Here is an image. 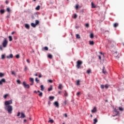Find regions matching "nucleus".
<instances>
[{
    "label": "nucleus",
    "instance_id": "nucleus-39",
    "mask_svg": "<svg viewBox=\"0 0 124 124\" xmlns=\"http://www.w3.org/2000/svg\"><path fill=\"white\" fill-rule=\"evenodd\" d=\"M86 28H90V25L88 23L85 24Z\"/></svg>",
    "mask_w": 124,
    "mask_h": 124
},
{
    "label": "nucleus",
    "instance_id": "nucleus-23",
    "mask_svg": "<svg viewBox=\"0 0 124 124\" xmlns=\"http://www.w3.org/2000/svg\"><path fill=\"white\" fill-rule=\"evenodd\" d=\"M89 44L90 45H93V44H94V42H93V41H89Z\"/></svg>",
    "mask_w": 124,
    "mask_h": 124
},
{
    "label": "nucleus",
    "instance_id": "nucleus-1",
    "mask_svg": "<svg viewBox=\"0 0 124 124\" xmlns=\"http://www.w3.org/2000/svg\"><path fill=\"white\" fill-rule=\"evenodd\" d=\"M5 108L6 110H7L9 114H11V112H12V110H13V108H12V106L11 105L6 106Z\"/></svg>",
    "mask_w": 124,
    "mask_h": 124
},
{
    "label": "nucleus",
    "instance_id": "nucleus-6",
    "mask_svg": "<svg viewBox=\"0 0 124 124\" xmlns=\"http://www.w3.org/2000/svg\"><path fill=\"white\" fill-rule=\"evenodd\" d=\"M22 84L24 88L26 89H30V85L26 84V82L24 81Z\"/></svg>",
    "mask_w": 124,
    "mask_h": 124
},
{
    "label": "nucleus",
    "instance_id": "nucleus-3",
    "mask_svg": "<svg viewBox=\"0 0 124 124\" xmlns=\"http://www.w3.org/2000/svg\"><path fill=\"white\" fill-rule=\"evenodd\" d=\"M82 63H83V62L80 60H78L77 62V68L78 69H79V68H80L81 65H82Z\"/></svg>",
    "mask_w": 124,
    "mask_h": 124
},
{
    "label": "nucleus",
    "instance_id": "nucleus-11",
    "mask_svg": "<svg viewBox=\"0 0 124 124\" xmlns=\"http://www.w3.org/2000/svg\"><path fill=\"white\" fill-rule=\"evenodd\" d=\"M47 58H48V59H50V60H51V59H53V55H52V54H48Z\"/></svg>",
    "mask_w": 124,
    "mask_h": 124
},
{
    "label": "nucleus",
    "instance_id": "nucleus-26",
    "mask_svg": "<svg viewBox=\"0 0 124 124\" xmlns=\"http://www.w3.org/2000/svg\"><path fill=\"white\" fill-rule=\"evenodd\" d=\"M52 90H53V86H51L48 89V92H50Z\"/></svg>",
    "mask_w": 124,
    "mask_h": 124
},
{
    "label": "nucleus",
    "instance_id": "nucleus-64",
    "mask_svg": "<svg viewBox=\"0 0 124 124\" xmlns=\"http://www.w3.org/2000/svg\"><path fill=\"white\" fill-rule=\"evenodd\" d=\"M34 93H37V92L36 91H34Z\"/></svg>",
    "mask_w": 124,
    "mask_h": 124
},
{
    "label": "nucleus",
    "instance_id": "nucleus-36",
    "mask_svg": "<svg viewBox=\"0 0 124 124\" xmlns=\"http://www.w3.org/2000/svg\"><path fill=\"white\" fill-rule=\"evenodd\" d=\"M9 41H12V40H13L12 36H9Z\"/></svg>",
    "mask_w": 124,
    "mask_h": 124
},
{
    "label": "nucleus",
    "instance_id": "nucleus-53",
    "mask_svg": "<svg viewBox=\"0 0 124 124\" xmlns=\"http://www.w3.org/2000/svg\"><path fill=\"white\" fill-rule=\"evenodd\" d=\"M0 50L1 51H2V50H3V49L2 48V46H0Z\"/></svg>",
    "mask_w": 124,
    "mask_h": 124
},
{
    "label": "nucleus",
    "instance_id": "nucleus-52",
    "mask_svg": "<svg viewBox=\"0 0 124 124\" xmlns=\"http://www.w3.org/2000/svg\"><path fill=\"white\" fill-rule=\"evenodd\" d=\"M74 19H76V18H77V15L75 14L74 16Z\"/></svg>",
    "mask_w": 124,
    "mask_h": 124
},
{
    "label": "nucleus",
    "instance_id": "nucleus-30",
    "mask_svg": "<svg viewBox=\"0 0 124 124\" xmlns=\"http://www.w3.org/2000/svg\"><path fill=\"white\" fill-rule=\"evenodd\" d=\"M38 24H39V21L36 20L35 24H36V26H37V25H38Z\"/></svg>",
    "mask_w": 124,
    "mask_h": 124
},
{
    "label": "nucleus",
    "instance_id": "nucleus-14",
    "mask_svg": "<svg viewBox=\"0 0 124 124\" xmlns=\"http://www.w3.org/2000/svg\"><path fill=\"white\" fill-rule=\"evenodd\" d=\"M58 89L59 90H62V84H59V86L58 87Z\"/></svg>",
    "mask_w": 124,
    "mask_h": 124
},
{
    "label": "nucleus",
    "instance_id": "nucleus-47",
    "mask_svg": "<svg viewBox=\"0 0 124 124\" xmlns=\"http://www.w3.org/2000/svg\"><path fill=\"white\" fill-rule=\"evenodd\" d=\"M27 70H28V67H27V66H25L24 68V71H27Z\"/></svg>",
    "mask_w": 124,
    "mask_h": 124
},
{
    "label": "nucleus",
    "instance_id": "nucleus-9",
    "mask_svg": "<svg viewBox=\"0 0 124 124\" xmlns=\"http://www.w3.org/2000/svg\"><path fill=\"white\" fill-rule=\"evenodd\" d=\"M97 110L96 109V107H94V108L91 110L92 113H95L97 112Z\"/></svg>",
    "mask_w": 124,
    "mask_h": 124
},
{
    "label": "nucleus",
    "instance_id": "nucleus-31",
    "mask_svg": "<svg viewBox=\"0 0 124 124\" xmlns=\"http://www.w3.org/2000/svg\"><path fill=\"white\" fill-rule=\"evenodd\" d=\"M5 11L4 10H0V13H1V14H3V13H4Z\"/></svg>",
    "mask_w": 124,
    "mask_h": 124
},
{
    "label": "nucleus",
    "instance_id": "nucleus-56",
    "mask_svg": "<svg viewBox=\"0 0 124 124\" xmlns=\"http://www.w3.org/2000/svg\"><path fill=\"white\" fill-rule=\"evenodd\" d=\"M9 3V1L7 0H6L5 1V3H6V4H8Z\"/></svg>",
    "mask_w": 124,
    "mask_h": 124
},
{
    "label": "nucleus",
    "instance_id": "nucleus-38",
    "mask_svg": "<svg viewBox=\"0 0 124 124\" xmlns=\"http://www.w3.org/2000/svg\"><path fill=\"white\" fill-rule=\"evenodd\" d=\"M35 80L37 83H39V79L37 78H36Z\"/></svg>",
    "mask_w": 124,
    "mask_h": 124
},
{
    "label": "nucleus",
    "instance_id": "nucleus-35",
    "mask_svg": "<svg viewBox=\"0 0 124 124\" xmlns=\"http://www.w3.org/2000/svg\"><path fill=\"white\" fill-rule=\"evenodd\" d=\"M94 36L93 33H91L90 34V38H93Z\"/></svg>",
    "mask_w": 124,
    "mask_h": 124
},
{
    "label": "nucleus",
    "instance_id": "nucleus-21",
    "mask_svg": "<svg viewBox=\"0 0 124 124\" xmlns=\"http://www.w3.org/2000/svg\"><path fill=\"white\" fill-rule=\"evenodd\" d=\"M1 60H4V59H5V54H2L1 55Z\"/></svg>",
    "mask_w": 124,
    "mask_h": 124
},
{
    "label": "nucleus",
    "instance_id": "nucleus-10",
    "mask_svg": "<svg viewBox=\"0 0 124 124\" xmlns=\"http://www.w3.org/2000/svg\"><path fill=\"white\" fill-rule=\"evenodd\" d=\"M7 59H13V54H11L9 55V56H7L6 57Z\"/></svg>",
    "mask_w": 124,
    "mask_h": 124
},
{
    "label": "nucleus",
    "instance_id": "nucleus-40",
    "mask_svg": "<svg viewBox=\"0 0 124 124\" xmlns=\"http://www.w3.org/2000/svg\"><path fill=\"white\" fill-rule=\"evenodd\" d=\"M4 76V74L2 73H0V77H3Z\"/></svg>",
    "mask_w": 124,
    "mask_h": 124
},
{
    "label": "nucleus",
    "instance_id": "nucleus-62",
    "mask_svg": "<svg viewBox=\"0 0 124 124\" xmlns=\"http://www.w3.org/2000/svg\"><path fill=\"white\" fill-rule=\"evenodd\" d=\"M64 116L66 118H67V114L66 113H65Z\"/></svg>",
    "mask_w": 124,
    "mask_h": 124
},
{
    "label": "nucleus",
    "instance_id": "nucleus-18",
    "mask_svg": "<svg viewBox=\"0 0 124 124\" xmlns=\"http://www.w3.org/2000/svg\"><path fill=\"white\" fill-rule=\"evenodd\" d=\"M76 38H78V39H80V38H81V36H80V35H79L78 34H77L76 35Z\"/></svg>",
    "mask_w": 124,
    "mask_h": 124
},
{
    "label": "nucleus",
    "instance_id": "nucleus-28",
    "mask_svg": "<svg viewBox=\"0 0 124 124\" xmlns=\"http://www.w3.org/2000/svg\"><path fill=\"white\" fill-rule=\"evenodd\" d=\"M9 94H6L3 96V98L5 99L7 98V96H8Z\"/></svg>",
    "mask_w": 124,
    "mask_h": 124
},
{
    "label": "nucleus",
    "instance_id": "nucleus-34",
    "mask_svg": "<svg viewBox=\"0 0 124 124\" xmlns=\"http://www.w3.org/2000/svg\"><path fill=\"white\" fill-rule=\"evenodd\" d=\"M11 74L12 75H15V76H16V74L15 73V71H12L11 72Z\"/></svg>",
    "mask_w": 124,
    "mask_h": 124
},
{
    "label": "nucleus",
    "instance_id": "nucleus-42",
    "mask_svg": "<svg viewBox=\"0 0 124 124\" xmlns=\"http://www.w3.org/2000/svg\"><path fill=\"white\" fill-rule=\"evenodd\" d=\"M30 81L31 82V83H33V82H34V79H33V78H30Z\"/></svg>",
    "mask_w": 124,
    "mask_h": 124
},
{
    "label": "nucleus",
    "instance_id": "nucleus-15",
    "mask_svg": "<svg viewBox=\"0 0 124 124\" xmlns=\"http://www.w3.org/2000/svg\"><path fill=\"white\" fill-rule=\"evenodd\" d=\"M21 115L20 118H26V115H25V114L23 113V112L21 113Z\"/></svg>",
    "mask_w": 124,
    "mask_h": 124
},
{
    "label": "nucleus",
    "instance_id": "nucleus-50",
    "mask_svg": "<svg viewBox=\"0 0 124 124\" xmlns=\"http://www.w3.org/2000/svg\"><path fill=\"white\" fill-rule=\"evenodd\" d=\"M16 82L18 84H21V81L19 79L17 80Z\"/></svg>",
    "mask_w": 124,
    "mask_h": 124
},
{
    "label": "nucleus",
    "instance_id": "nucleus-63",
    "mask_svg": "<svg viewBox=\"0 0 124 124\" xmlns=\"http://www.w3.org/2000/svg\"><path fill=\"white\" fill-rule=\"evenodd\" d=\"M15 32V31H13V32L11 33V34H12V35L14 34Z\"/></svg>",
    "mask_w": 124,
    "mask_h": 124
},
{
    "label": "nucleus",
    "instance_id": "nucleus-60",
    "mask_svg": "<svg viewBox=\"0 0 124 124\" xmlns=\"http://www.w3.org/2000/svg\"><path fill=\"white\" fill-rule=\"evenodd\" d=\"M98 58H99V60H101V56H98Z\"/></svg>",
    "mask_w": 124,
    "mask_h": 124
},
{
    "label": "nucleus",
    "instance_id": "nucleus-24",
    "mask_svg": "<svg viewBox=\"0 0 124 124\" xmlns=\"http://www.w3.org/2000/svg\"><path fill=\"white\" fill-rule=\"evenodd\" d=\"M40 88L41 91H44V86L43 85H41Z\"/></svg>",
    "mask_w": 124,
    "mask_h": 124
},
{
    "label": "nucleus",
    "instance_id": "nucleus-27",
    "mask_svg": "<svg viewBox=\"0 0 124 124\" xmlns=\"http://www.w3.org/2000/svg\"><path fill=\"white\" fill-rule=\"evenodd\" d=\"M36 10H39L40 9V6L38 5L37 7L35 8Z\"/></svg>",
    "mask_w": 124,
    "mask_h": 124
},
{
    "label": "nucleus",
    "instance_id": "nucleus-12",
    "mask_svg": "<svg viewBox=\"0 0 124 124\" xmlns=\"http://www.w3.org/2000/svg\"><path fill=\"white\" fill-rule=\"evenodd\" d=\"M102 72L104 74H107V72H106V70H105V67H103V70H102Z\"/></svg>",
    "mask_w": 124,
    "mask_h": 124
},
{
    "label": "nucleus",
    "instance_id": "nucleus-33",
    "mask_svg": "<svg viewBox=\"0 0 124 124\" xmlns=\"http://www.w3.org/2000/svg\"><path fill=\"white\" fill-rule=\"evenodd\" d=\"M114 112L115 113H117V115H118V114H119V111H118L117 110V109H116V108H115V109H114Z\"/></svg>",
    "mask_w": 124,
    "mask_h": 124
},
{
    "label": "nucleus",
    "instance_id": "nucleus-61",
    "mask_svg": "<svg viewBox=\"0 0 124 124\" xmlns=\"http://www.w3.org/2000/svg\"><path fill=\"white\" fill-rule=\"evenodd\" d=\"M58 93H59V94H61L62 93V92L61 91H59Z\"/></svg>",
    "mask_w": 124,
    "mask_h": 124
},
{
    "label": "nucleus",
    "instance_id": "nucleus-54",
    "mask_svg": "<svg viewBox=\"0 0 124 124\" xmlns=\"http://www.w3.org/2000/svg\"><path fill=\"white\" fill-rule=\"evenodd\" d=\"M48 82H49V83H53V80L49 79V80H48Z\"/></svg>",
    "mask_w": 124,
    "mask_h": 124
},
{
    "label": "nucleus",
    "instance_id": "nucleus-32",
    "mask_svg": "<svg viewBox=\"0 0 124 124\" xmlns=\"http://www.w3.org/2000/svg\"><path fill=\"white\" fill-rule=\"evenodd\" d=\"M44 50H45L46 51H48V50H49V48H48V47L47 46H45L44 47Z\"/></svg>",
    "mask_w": 124,
    "mask_h": 124
},
{
    "label": "nucleus",
    "instance_id": "nucleus-19",
    "mask_svg": "<svg viewBox=\"0 0 124 124\" xmlns=\"http://www.w3.org/2000/svg\"><path fill=\"white\" fill-rule=\"evenodd\" d=\"M91 72H92V70H91V69H89L87 71V74H90V73H91Z\"/></svg>",
    "mask_w": 124,
    "mask_h": 124
},
{
    "label": "nucleus",
    "instance_id": "nucleus-41",
    "mask_svg": "<svg viewBox=\"0 0 124 124\" xmlns=\"http://www.w3.org/2000/svg\"><path fill=\"white\" fill-rule=\"evenodd\" d=\"M48 123H51V124H53V123H54V120H49L48 121Z\"/></svg>",
    "mask_w": 124,
    "mask_h": 124
},
{
    "label": "nucleus",
    "instance_id": "nucleus-59",
    "mask_svg": "<svg viewBox=\"0 0 124 124\" xmlns=\"http://www.w3.org/2000/svg\"><path fill=\"white\" fill-rule=\"evenodd\" d=\"M27 62L28 63H30V60H29V59H27Z\"/></svg>",
    "mask_w": 124,
    "mask_h": 124
},
{
    "label": "nucleus",
    "instance_id": "nucleus-46",
    "mask_svg": "<svg viewBox=\"0 0 124 124\" xmlns=\"http://www.w3.org/2000/svg\"><path fill=\"white\" fill-rule=\"evenodd\" d=\"M49 99H54V98H55V97H54V96H49Z\"/></svg>",
    "mask_w": 124,
    "mask_h": 124
},
{
    "label": "nucleus",
    "instance_id": "nucleus-13",
    "mask_svg": "<svg viewBox=\"0 0 124 124\" xmlns=\"http://www.w3.org/2000/svg\"><path fill=\"white\" fill-rule=\"evenodd\" d=\"M25 27L26 28V29H27V30H29L30 29V25L26 24H25Z\"/></svg>",
    "mask_w": 124,
    "mask_h": 124
},
{
    "label": "nucleus",
    "instance_id": "nucleus-48",
    "mask_svg": "<svg viewBox=\"0 0 124 124\" xmlns=\"http://www.w3.org/2000/svg\"><path fill=\"white\" fill-rule=\"evenodd\" d=\"M64 104L66 105V104H67L68 103V101L67 100H65L64 102Z\"/></svg>",
    "mask_w": 124,
    "mask_h": 124
},
{
    "label": "nucleus",
    "instance_id": "nucleus-44",
    "mask_svg": "<svg viewBox=\"0 0 124 124\" xmlns=\"http://www.w3.org/2000/svg\"><path fill=\"white\" fill-rule=\"evenodd\" d=\"M119 109L120 111H124V108H123L119 107Z\"/></svg>",
    "mask_w": 124,
    "mask_h": 124
},
{
    "label": "nucleus",
    "instance_id": "nucleus-4",
    "mask_svg": "<svg viewBox=\"0 0 124 124\" xmlns=\"http://www.w3.org/2000/svg\"><path fill=\"white\" fill-rule=\"evenodd\" d=\"M5 106H8V105L10 104H12V100H10L9 101H6L4 103Z\"/></svg>",
    "mask_w": 124,
    "mask_h": 124
},
{
    "label": "nucleus",
    "instance_id": "nucleus-2",
    "mask_svg": "<svg viewBox=\"0 0 124 124\" xmlns=\"http://www.w3.org/2000/svg\"><path fill=\"white\" fill-rule=\"evenodd\" d=\"M7 44H8V41H7V39L4 38L2 43L3 47H4V48L6 47V46H7Z\"/></svg>",
    "mask_w": 124,
    "mask_h": 124
},
{
    "label": "nucleus",
    "instance_id": "nucleus-51",
    "mask_svg": "<svg viewBox=\"0 0 124 124\" xmlns=\"http://www.w3.org/2000/svg\"><path fill=\"white\" fill-rule=\"evenodd\" d=\"M105 87L106 88V89H108V88H109V86L108 84H106L105 85Z\"/></svg>",
    "mask_w": 124,
    "mask_h": 124
},
{
    "label": "nucleus",
    "instance_id": "nucleus-8",
    "mask_svg": "<svg viewBox=\"0 0 124 124\" xmlns=\"http://www.w3.org/2000/svg\"><path fill=\"white\" fill-rule=\"evenodd\" d=\"M5 82H6V81L5 80V78H2L0 80V85H2L3 83H5Z\"/></svg>",
    "mask_w": 124,
    "mask_h": 124
},
{
    "label": "nucleus",
    "instance_id": "nucleus-45",
    "mask_svg": "<svg viewBox=\"0 0 124 124\" xmlns=\"http://www.w3.org/2000/svg\"><path fill=\"white\" fill-rule=\"evenodd\" d=\"M43 95V93H42V92L38 94L39 96H42Z\"/></svg>",
    "mask_w": 124,
    "mask_h": 124
},
{
    "label": "nucleus",
    "instance_id": "nucleus-22",
    "mask_svg": "<svg viewBox=\"0 0 124 124\" xmlns=\"http://www.w3.org/2000/svg\"><path fill=\"white\" fill-rule=\"evenodd\" d=\"M118 26H119V24H118L117 23H114L113 25V27L114 28H117V27H118Z\"/></svg>",
    "mask_w": 124,
    "mask_h": 124
},
{
    "label": "nucleus",
    "instance_id": "nucleus-7",
    "mask_svg": "<svg viewBox=\"0 0 124 124\" xmlns=\"http://www.w3.org/2000/svg\"><path fill=\"white\" fill-rule=\"evenodd\" d=\"M53 104L54 106L56 107L57 108H59V107H60L59 102H58L57 101L55 102Z\"/></svg>",
    "mask_w": 124,
    "mask_h": 124
},
{
    "label": "nucleus",
    "instance_id": "nucleus-17",
    "mask_svg": "<svg viewBox=\"0 0 124 124\" xmlns=\"http://www.w3.org/2000/svg\"><path fill=\"white\" fill-rule=\"evenodd\" d=\"M31 27H32L33 28H36V24H34L33 23H31Z\"/></svg>",
    "mask_w": 124,
    "mask_h": 124
},
{
    "label": "nucleus",
    "instance_id": "nucleus-55",
    "mask_svg": "<svg viewBox=\"0 0 124 124\" xmlns=\"http://www.w3.org/2000/svg\"><path fill=\"white\" fill-rule=\"evenodd\" d=\"M101 88L102 89H104V85H101Z\"/></svg>",
    "mask_w": 124,
    "mask_h": 124
},
{
    "label": "nucleus",
    "instance_id": "nucleus-16",
    "mask_svg": "<svg viewBox=\"0 0 124 124\" xmlns=\"http://www.w3.org/2000/svg\"><path fill=\"white\" fill-rule=\"evenodd\" d=\"M91 4H92V8H95V7H96V6H95V5L94 4V3H93V2H92Z\"/></svg>",
    "mask_w": 124,
    "mask_h": 124
},
{
    "label": "nucleus",
    "instance_id": "nucleus-20",
    "mask_svg": "<svg viewBox=\"0 0 124 124\" xmlns=\"http://www.w3.org/2000/svg\"><path fill=\"white\" fill-rule=\"evenodd\" d=\"M76 85L80 86V80H78L77 81Z\"/></svg>",
    "mask_w": 124,
    "mask_h": 124
},
{
    "label": "nucleus",
    "instance_id": "nucleus-58",
    "mask_svg": "<svg viewBox=\"0 0 124 124\" xmlns=\"http://www.w3.org/2000/svg\"><path fill=\"white\" fill-rule=\"evenodd\" d=\"M20 115H21V113L20 112H18L17 115V117H19V116H20Z\"/></svg>",
    "mask_w": 124,
    "mask_h": 124
},
{
    "label": "nucleus",
    "instance_id": "nucleus-25",
    "mask_svg": "<svg viewBox=\"0 0 124 124\" xmlns=\"http://www.w3.org/2000/svg\"><path fill=\"white\" fill-rule=\"evenodd\" d=\"M93 124H96V123H97V119L96 118H95L94 120H93Z\"/></svg>",
    "mask_w": 124,
    "mask_h": 124
},
{
    "label": "nucleus",
    "instance_id": "nucleus-43",
    "mask_svg": "<svg viewBox=\"0 0 124 124\" xmlns=\"http://www.w3.org/2000/svg\"><path fill=\"white\" fill-rule=\"evenodd\" d=\"M16 59H20V55L17 54L16 56Z\"/></svg>",
    "mask_w": 124,
    "mask_h": 124
},
{
    "label": "nucleus",
    "instance_id": "nucleus-57",
    "mask_svg": "<svg viewBox=\"0 0 124 124\" xmlns=\"http://www.w3.org/2000/svg\"><path fill=\"white\" fill-rule=\"evenodd\" d=\"M78 8H79V5H76V9H78Z\"/></svg>",
    "mask_w": 124,
    "mask_h": 124
},
{
    "label": "nucleus",
    "instance_id": "nucleus-5",
    "mask_svg": "<svg viewBox=\"0 0 124 124\" xmlns=\"http://www.w3.org/2000/svg\"><path fill=\"white\" fill-rule=\"evenodd\" d=\"M119 54L118 53V52L116 51L113 53V56L116 59H119L120 56H119Z\"/></svg>",
    "mask_w": 124,
    "mask_h": 124
},
{
    "label": "nucleus",
    "instance_id": "nucleus-29",
    "mask_svg": "<svg viewBox=\"0 0 124 124\" xmlns=\"http://www.w3.org/2000/svg\"><path fill=\"white\" fill-rule=\"evenodd\" d=\"M64 96H68V94L67 93V92H66V91H64Z\"/></svg>",
    "mask_w": 124,
    "mask_h": 124
},
{
    "label": "nucleus",
    "instance_id": "nucleus-49",
    "mask_svg": "<svg viewBox=\"0 0 124 124\" xmlns=\"http://www.w3.org/2000/svg\"><path fill=\"white\" fill-rule=\"evenodd\" d=\"M80 94H81V93H80V92H78V93H77V95L78 96H79V95H80Z\"/></svg>",
    "mask_w": 124,
    "mask_h": 124
},
{
    "label": "nucleus",
    "instance_id": "nucleus-37",
    "mask_svg": "<svg viewBox=\"0 0 124 124\" xmlns=\"http://www.w3.org/2000/svg\"><path fill=\"white\" fill-rule=\"evenodd\" d=\"M6 10H7V12H8L9 13H10V11H11V10H10V8H7L6 9Z\"/></svg>",
    "mask_w": 124,
    "mask_h": 124
}]
</instances>
